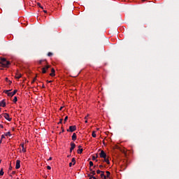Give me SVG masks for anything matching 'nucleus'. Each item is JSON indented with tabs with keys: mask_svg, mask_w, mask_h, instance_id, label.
Instances as JSON below:
<instances>
[{
	"mask_svg": "<svg viewBox=\"0 0 179 179\" xmlns=\"http://www.w3.org/2000/svg\"><path fill=\"white\" fill-rule=\"evenodd\" d=\"M10 65V62L6 60V59L3 57L0 58V66L2 68H9Z\"/></svg>",
	"mask_w": 179,
	"mask_h": 179,
	"instance_id": "obj_1",
	"label": "nucleus"
},
{
	"mask_svg": "<svg viewBox=\"0 0 179 179\" xmlns=\"http://www.w3.org/2000/svg\"><path fill=\"white\" fill-rule=\"evenodd\" d=\"M51 68V65H46L44 67H43L42 69V73H47V71Z\"/></svg>",
	"mask_w": 179,
	"mask_h": 179,
	"instance_id": "obj_2",
	"label": "nucleus"
},
{
	"mask_svg": "<svg viewBox=\"0 0 179 179\" xmlns=\"http://www.w3.org/2000/svg\"><path fill=\"white\" fill-rule=\"evenodd\" d=\"M76 131V126H70L69 129H67V132H75Z\"/></svg>",
	"mask_w": 179,
	"mask_h": 179,
	"instance_id": "obj_3",
	"label": "nucleus"
},
{
	"mask_svg": "<svg viewBox=\"0 0 179 179\" xmlns=\"http://www.w3.org/2000/svg\"><path fill=\"white\" fill-rule=\"evenodd\" d=\"M100 157H101L102 159H106V157H107V154H106V152H104V150H101L100 154H99Z\"/></svg>",
	"mask_w": 179,
	"mask_h": 179,
	"instance_id": "obj_4",
	"label": "nucleus"
},
{
	"mask_svg": "<svg viewBox=\"0 0 179 179\" xmlns=\"http://www.w3.org/2000/svg\"><path fill=\"white\" fill-rule=\"evenodd\" d=\"M16 93H17V90H15L13 92H10L8 94V96L13 97V96H15V94H16Z\"/></svg>",
	"mask_w": 179,
	"mask_h": 179,
	"instance_id": "obj_5",
	"label": "nucleus"
},
{
	"mask_svg": "<svg viewBox=\"0 0 179 179\" xmlns=\"http://www.w3.org/2000/svg\"><path fill=\"white\" fill-rule=\"evenodd\" d=\"M4 115V118L7 120V121H12V118L9 117L8 113H3Z\"/></svg>",
	"mask_w": 179,
	"mask_h": 179,
	"instance_id": "obj_6",
	"label": "nucleus"
},
{
	"mask_svg": "<svg viewBox=\"0 0 179 179\" xmlns=\"http://www.w3.org/2000/svg\"><path fill=\"white\" fill-rule=\"evenodd\" d=\"M71 148H70V153H72V151L75 148H76V145H75V143H71Z\"/></svg>",
	"mask_w": 179,
	"mask_h": 179,
	"instance_id": "obj_7",
	"label": "nucleus"
},
{
	"mask_svg": "<svg viewBox=\"0 0 179 179\" xmlns=\"http://www.w3.org/2000/svg\"><path fill=\"white\" fill-rule=\"evenodd\" d=\"M15 169L16 170H19V169H20V160L16 161Z\"/></svg>",
	"mask_w": 179,
	"mask_h": 179,
	"instance_id": "obj_8",
	"label": "nucleus"
},
{
	"mask_svg": "<svg viewBox=\"0 0 179 179\" xmlns=\"http://www.w3.org/2000/svg\"><path fill=\"white\" fill-rule=\"evenodd\" d=\"M0 107H6V102H5V99L0 102Z\"/></svg>",
	"mask_w": 179,
	"mask_h": 179,
	"instance_id": "obj_9",
	"label": "nucleus"
},
{
	"mask_svg": "<svg viewBox=\"0 0 179 179\" xmlns=\"http://www.w3.org/2000/svg\"><path fill=\"white\" fill-rule=\"evenodd\" d=\"M51 73H50V76H52V77H53V76H55V69H54L53 68L52 69H51Z\"/></svg>",
	"mask_w": 179,
	"mask_h": 179,
	"instance_id": "obj_10",
	"label": "nucleus"
},
{
	"mask_svg": "<svg viewBox=\"0 0 179 179\" xmlns=\"http://www.w3.org/2000/svg\"><path fill=\"white\" fill-rule=\"evenodd\" d=\"M103 162H105V163H107V164H110V160L107 158V157L103 158Z\"/></svg>",
	"mask_w": 179,
	"mask_h": 179,
	"instance_id": "obj_11",
	"label": "nucleus"
},
{
	"mask_svg": "<svg viewBox=\"0 0 179 179\" xmlns=\"http://www.w3.org/2000/svg\"><path fill=\"white\" fill-rule=\"evenodd\" d=\"M15 78L16 79H20V78H22V74H20L19 73H16Z\"/></svg>",
	"mask_w": 179,
	"mask_h": 179,
	"instance_id": "obj_12",
	"label": "nucleus"
},
{
	"mask_svg": "<svg viewBox=\"0 0 179 179\" xmlns=\"http://www.w3.org/2000/svg\"><path fill=\"white\" fill-rule=\"evenodd\" d=\"M72 141H76V133H73L72 135Z\"/></svg>",
	"mask_w": 179,
	"mask_h": 179,
	"instance_id": "obj_13",
	"label": "nucleus"
},
{
	"mask_svg": "<svg viewBox=\"0 0 179 179\" xmlns=\"http://www.w3.org/2000/svg\"><path fill=\"white\" fill-rule=\"evenodd\" d=\"M20 146L22 148V151L24 153L26 152V148H24V144H21Z\"/></svg>",
	"mask_w": 179,
	"mask_h": 179,
	"instance_id": "obj_14",
	"label": "nucleus"
},
{
	"mask_svg": "<svg viewBox=\"0 0 179 179\" xmlns=\"http://www.w3.org/2000/svg\"><path fill=\"white\" fill-rule=\"evenodd\" d=\"M9 92H12V90H4L3 93H6V94H7V96H8V94L10 93Z\"/></svg>",
	"mask_w": 179,
	"mask_h": 179,
	"instance_id": "obj_15",
	"label": "nucleus"
},
{
	"mask_svg": "<svg viewBox=\"0 0 179 179\" xmlns=\"http://www.w3.org/2000/svg\"><path fill=\"white\" fill-rule=\"evenodd\" d=\"M71 162L73 163V166H75V164H76V160L75 159V158H72Z\"/></svg>",
	"mask_w": 179,
	"mask_h": 179,
	"instance_id": "obj_16",
	"label": "nucleus"
},
{
	"mask_svg": "<svg viewBox=\"0 0 179 179\" xmlns=\"http://www.w3.org/2000/svg\"><path fill=\"white\" fill-rule=\"evenodd\" d=\"M5 136H12V134L10 131H8L7 133L5 134Z\"/></svg>",
	"mask_w": 179,
	"mask_h": 179,
	"instance_id": "obj_17",
	"label": "nucleus"
},
{
	"mask_svg": "<svg viewBox=\"0 0 179 179\" xmlns=\"http://www.w3.org/2000/svg\"><path fill=\"white\" fill-rule=\"evenodd\" d=\"M83 152V148H80V149L78 150V153L80 154V155L82 154Z\"/></svg>",
	"mask_w": 179,
	"mask_h": 179,
	"instance_id": "obj_18",
	"label": "nucleus"
},
{
	"mask_svg": "<svg viewBox=\"0 0 179 179\" xmlns=\"http://www.w3.org/2000/svg\"><path fill=\"white\" fill-rule=\"evenodd\" d=\"M92 138H96V131H92Z\"/></svg>",
	"mask_w": 179,
	"mask_h": 179,
	"instance_id": "obj_19",
	"label": "nucleus"
},
{
	"mask_svg": "<svg viewBox=\"0 0 179 179\" xmlns=\"http://www.w3.org/2000/svg\"><path fill=\"white\" fill-rule=\"evenodd\" d=\"M106 174H107L106 177L108 178H110V176L111 173H110V171H107Z\"/></svg>",
	"mask_w": 179,
	"mask_h": 179,
	"instance_id": "obj_20",
	"label": "nucleus"
},
{
	"mask_svg": "<svg viewBox=\"0 0 179 179\" xmlns=\"http://www.w3.org/2000/svg\"><path fill=\"white\" fill-rule=\"evenodd\" d=\"M4 172H3V169H1L0 171V176H3Z\"/></svg>",
	"mask_w": 179,
	"mask_h": 179,
	"instance_id": "obj_21",
	"label": "nucleus"
},
{
	"mask_svg": "<svg viewBox=\"0 0 179 179\" xmlns=\"http://www.w3.org/2000/svg\"><path fill=\"white\" fill-rule=\"evenodd\" d=\"M37 5L39 8H41V9H44V7H43L40 3H38Z\"/></svg>",
	"mask_w": 179,
	"mask_h": 179,
	"instance_id": "obj_22",
	"label": "nucleus"
},
{
	"mask_svg": "<svg viewBox=\"0 0 179 179\" xmlns=\"http://www.w3.org/2000/svg\"><path fill=\"white\" fill-rule=\"evenodd\" d=\"M13 101V103H16L17 101V97L15 96Z\"/></svg>",
	"mask_w": 179,
	"mask_h": 179,
	"instance_id": "obj_23",
	"label": "nucleus"
},
{
	"mask_svg": "<svg viewBox=\"0 0 179 179\" xmlns=\"http://www.w3.org/2000/svg\"><path fill=\"white\" fill-rule=\"evenodd\" d=\"M101 178H104V177H106L105 176H104V171H102L101 172Z\"/></svg>",
	"mask_w": 179,
	"mask_h": 179,
	"instance_id": "obj_24",
	"label": "nucleus"
},
{
	"mask_svg": "<svg viewBox=\"0 0 179 179\" xmlns=\"http://www.w3.org/2000/svg\"><path fill=\"white\" fill-rule=\"evenodd\" d=\"M93 166H94L93 162L90 161V167H93Z\"/></svg>",
	"mask_w": 179,
	"mask_h": 179,
	"instance_id": "obj_25",
	"label": "nucleus"
},
{
	"mask_svg": "<svg viewBox=\"0 0 179 179\" xmlns=\"http://www.w3.org/2000/svg\"><path fill=\"white\" fill-rule=\"evenodd\" d=\"M48 57H52V52H49L48 53Z\"/></svg>",
	"mask_w": 179,
	"mask_h": 179,
	"instance_id": "obj_26",
	"label": "nucleus"
},
{
	"mask_svg": "<svg viewBox=\"0 0 179 179\" xmlns=\"http://www.w3.org/2000/svg\"><path fill=\"white\" fill-rule=\"evenodd\" d=\"M8 171H12V164H10Z\"/></svg>",
	"mask_w": 179,
	"mask_h": 179,
	"instance_id": "obj_27",
	"label": "nucleus"
},
{
	"mask_svg": "<svg viewBox=\"0 0 179 179\" xmlns=\"http://www.w3.org/2000/svg\"><path fill=\"white\" fill-rule=\"evenodd\" d=\"M91 174H92V176H96V171H92L91 172Z\"/></svg>",
	"mask_w": 179,
	"mask_h": 179,
	"instance_id": "obj_28",
	"label": "nucleus"
},
{
	"mask_svg": "<svg viewBox=\"0 0 179 179\" xmlns=\"http://www.w3.org/2000/svg\"><path fill=\"white\" fill-rule=\"evenodd\" d=\"M87 117H89V115L85 117V120H86L85 124H87Z\"/></svg>",
	"mask_w": 179,
	"mask_h": 179,
	"instance_id": "obj_29",
	"label": "nucleus"
},
{
	"mask_svg": "<svg viewBox=\"0 0 179 179\" xmlns=\"http://www.w3.org/2000/svg\"><path fill=\"white\" fill-rule=\"evenodd\" d=\"M66 121H68V116H66L64 118V123L66 122Z\"/></svg>",
	"mask_w": 179,
	"mask_h": 179,
	"instance_id": "obj_30",
	"label": "nucleus"
},
{
	"mask_svg": "<svg viewBox=\"0 0 179 179\" xmlns=\"http://www.w3.org/2000/svg\"><path fill=\"white\" fill-rule=\"evenodd\" d=\"M102 172H103V171H100V170H99V169L96 171V173H97L98 174H100V173H102Z\"/></svg>",
	"mask_w": 179,
	"mask_h": 179,
	"instance_id": "obj_31",
	"label": "nucleus"
},
{
	"mask_svg": "<svg viewBox=\"0 0 179 179\" xmlns=\"http://www.w3.org/2000/svg\"><path fill=\"white\" fill-rule=\"evenodd\" d=\"M88 177H90L89 179H93V176L90 175V174H88Z\"/></svg>",
	"mask_w": 179,
	"mask_h": 179,
	"instance_id": "obj_32",
	"label": "nucleus"
},
{
	"mask_svg": "<svg viewBox=\"0 0 179 179\" xmlns=\"http://www.w3.org/2000/svg\"><path fill=\"white\" fill-rule=\"evenodd\" d=\"M36 80H37V78H36V77H35V78H34V80H33V81H32V83H34V82H36Z\"/></svg>",
	"mask_w": 179,
	"mask_h": 179,
	"instance_id": "obj_33",
	"label": "nucleus"
},
{
	"mask_svg": "<svg viewBox=\"0 0 179 179\" xmlns=\"http://www.w3.org/2000/svg\"><path fill=\"white\" fill-rule=\"evenodd\" d=\"M96 159V157H94V156L92 157V160H94V161L96 160V162H98V160Z\"/></svg>",
	"mask_w": 179,
	"mask_h": 179,
	"instance_id": "obj_34",
	"label": "nucleus"
},
{
	"mask_svg": "<svg viewBox=\"0 0 179 179\" xmlns=\"http://www.w3.org/2000/svg\"><path fill=\"white\" fill-rule=\"evenodd\" d=\"M62 121L63 120L62 119H60L59 122H58V124H62Z\"/></svg>",
	"mask_w": 179,
	"mask_h": 179,
	"instance_id": "obj_35",
	"label": "nucleus"
},
{
	"mask_svg": "<svg viewBox=\"0 0 179 179\" xmlns=\"http://www.w3.org/2000/svg\"><path fill=\"white\" fill-rule=\"evenodd\" d=\"M1 139V141H2V139H5V136L2 135Z\"/></svg>",
	"mask_w": 179,
	"mask_h": 179,
	"instance_id": "obj_36",
	"label": "nucleus"
},
{
	"mask_svg": "<svg viewBox=\"0 0 179 179\" xmlns=\"http://www.w3.org/2000/svg\"><path fill=\"white\" fill-rule=\"evenodd\" d=\"M103 165H99V169H101V170H103Z\"/></svg>",
	"mask_w": 179,
	"mask_h": 179,
	"instance_id": "obj_37",
	"label": "nucleus"
},
{
	"mask_svg": "<svg viewBox=\"0 0 179 179\" xmlns=\"http://www.w3.org/2000/svg\"><path fill=\"white\" fill-rule=\"evenodd\" d=\"M47 169H48V170H51V166H47Z\"/></svg>",
	"mask_w": 179,
	"mask_h": 179,
	"instance_id": "obj_38",
	"label": "nucleus"
},
{
	"mask_svg": "<svg viewBox=\"0 0 179 179\" xmlns=\"http://www.w3.org/2000/svg\"><path fill=\"white\" fill-rule=\"evenodd\" d=\"M47 82L48 83H52V80H50V81L47 80Z\"/></svg>",
	"mask_w": 179,
	"mask_h": 179,
	"instance_id": "obj_39",
	"label": "nucleus"
},
{
	"mask_svg": "<svg viewBox=\"0 0 179 179\" xmlns=\"http://www.w3.org/2000/svg\"><path fill=\"white\" fill-rule=\"evenodd\" d=\"M8 85H12V81L8 80Z\"/></svg>",
	"mask_w": 179,
	"mask_h": 179,
	"instance_id": "obj_40",
	"label": "nucleus"
},
{
	"mask_svg": "<svg viewBox=\"0 0 179 179\" xmlns=\"http://www.w3.org/2000/svg\"><path fill=\"white\" fill-rule=\"evenodd\" d=\"M69 167H72V162L69 163Z\"/></svg>",
	"mask_w": 179,
	"mask_h": 179,
	"instance_id": "obj_41",
	"label": "nucleus"
},
{
	"mask_svg": "<svg viewBox=\"0 0 179 179\" xmlns=\"http://www.w3.org/2000/svg\"><path fill=\"white\" fill-rule=\"evenodd\" d=\"M12 174H16V171H13L12 172Z\"/></svg>",
	"mask_w": 179,
	"mask_h": 179,
	"instance_id": "obj_42",
	"label": "nucleus"
},
{
	"mask_svg": "<svg viewBox=\"0 0 179 179\" xmlns=\"http://www.w3.org/2000/svg\"><path fill=\"white\" fill-rule=\"evenodd\" d=\"M42 62H43V60H40V61H39V64H41Z\"/></svg>",
	"mask_w": 179,
	"mask_h": 179,
	"instance_id": "obj_43",
	"label": "nucleus"
},
{
	"mask_svg": "<svg viewBox=\"0 0 179 179\" xmlns=\"http://www.w3.org/2000/svg\"><path fill=\"white\" fill-rule=\"evenodd\" d=\"M0 127H1V128H3V125L0 124Z\"/></svg>",
	"mask_w": 179,
	"mask_h": 179,
	"instance_id": "obj_44",
	"label": "nucleus"
},
{
	"mask_svg": "<svg viewBox=\"0 0 179 179\" xmlns=\"http://www.w3.org/2000/svg\"><path fill=\"white\" fill-rule=\"evenodd\" d=\"M48 160H52V157H50Z\"/></svg>",
	"mask_w": 179,
	"mask_h": 179,
	"instance_id": "obj_45",
	"label": "nucleus"
},
{
	"mask_svg": "<svg viewBox=\"0 0 179 179\" xmlns=\"http://www.w3.org/2000/svg\"><path fill=\"white\" fill-rule=\"evenodd\" d=\"M90 171L91 173H92V171H93V169H92V168H90Z\"/></svg>",
	"mask_w": 179,
	"mask_h": 179,
	"instance_id": "obj_46",
	"label": "nucleus"
},
{
	"mask_svg": "<svg viewBox=\"0 0 179 179\" xmlns=\"http://www.w3.org/2000/svg\"><path fill=\"white\" fill-rule=\"evenodd\" d=\"M92 179H97V178L95 176H93Z\"/></svg>",
	"mask_w": 179,
	"mask_h": 179,
	"instance_id": "obj_47",
	"label": "nucleus"
},
{
	"mask_svg": "<svg viewBox=\"0 0 179 179\" xmlns=\"http://www.w3.org/2000/svg\"><path fill=\"white\" fill-rule=\"evenodd\" d=\"M2 143V139L0 140V145Z\"/></svg>",
	"mask_w": 179,
	"mask_h": 179,
	"instance_id": "obj_48",
	"label": "nucleus"
},
{
	"mask_svg": "<svg viewBox=\"0 0 179 179\" xmlns=\"http://www.w3.org/2000/svg\"><path fill=\"white\" fill-rule=\"evenodd\" d=\"M95 157L97 159V157H99V155L96 154Z\"/></svg>",
	"mask_w": 179,
	"mask_h": 179,
	"instance_id": "obj_49",
	"label": "nucleus"
},
{
	"mask_svg": "<svg viewBox=\"0 0 179 179\" xmlns=\"http://www.w3.org/2000/svg\"><path fill=\"white\" fill-rule=\"evenodd\" d=\"M44 13H47V10H43Z\"/></svg>",
	"mask_w": 179,
	"mask_h": 179,
	"instance_id": "obj_50",
	"label": "nucleus"
},
{
	"mask_svg": "<svg viewBox=\"0 0 179 179\" xmlns=\"http://www.w3.org/2000/svg\"><path fill=\"white\" fill-rule=\"evenodd\" d=\"M78 148H79V149H80V148H82V145H79Z\"/></svg>",
	"mask_w": 179,
	"mask_h": 179,
	"instance_id": "obj_51",
	"label": "nucleus"
},
{
	"mask_svg": "<svg viewBox=\"0 0 179 179\" xmlns=\"http://www.w3.org/2000/svg\"><path fill=\"white\" fill-rule=\"evenodd\" d=\"M1 118H2V115H0V120H1Z\"/></svg>",
	"mask_w": 179,
	"mask_h": 179,
	"instance_id": "obj_52",
	"label": "nucleus"
},
{
	"mask_svg": "<svg viewBox=\"0 0 179 179\" xmlns=\"http://www.w3.org/2000/svg\"><path fill=\"white\" fill-rule=\"evenodd\" d=\"M42 87L44 89V87H45V86H44V85L42 86Z\"/></svg>",
	"mask_w": 179,
	"mask_h": 179,
	"instance_id": "obj_53",
	"label": "nucleus"
},
{
	"mask_svg": "<svg viewBox=\"0 0 179 179\" xmlns=\"http://www.w3.org/2000/svg\"><path fill=\"white\" fill-rule=\"evenodd\" d=\"M67 157H71V155H68Z\"/></svg>",
	"mask_w": 179,
	"mask_h": 179,
	"instance_id": "obj_54",
	"label": "nucleus"
},
{
	"mask_svg": "<svg viewBox=\"0 0 179 179\" xmlns=\"http://www.w3.org/2000/svg\"><path fill=\"white\" fill-rule=\"evenodd\" d=\"M6 80H8V78H6Z\"/></svg>",
	"mask_w": 179,
	"mask_h": 179,
	"instance_id": "obj_55",
	"label": "nucleus"
},
{
	"mask_svg": "<svg viewBox=\"0 0 179 179\" xmlns=\"http://www.w3.org/2000/svg\"><path fill=\"white\" fill-rule=\"evenodd\" d=\"M60 110H62V107L60 108Z\"/></svg>",
	"mask_w": 179,
	"mask_h": 179,
	"instance_id": "obj_56",
	"label": "nucleus"
},
{
	"mask_svg": "<svg viewBox=\"0 0 179 179\" xmlns=\"http://www.w3.org/2000/svg\"><path fill=\"white\" fill-rule=\"evenodd\" d=\"M64 131H65V130L63 129V130H62V132H64Z\"/></svg>",
	"mask_w": 179,
	"mask_h": 179,
	"instance_id": "obj_57",
	"label": "nucleus"
},
{
	"mask_svg": "<svg viewBox=\"0 0 179 179\" xmlns=\"http://www.w3.org/2000/svg\"><path fill=\"white\" fill-rule=\"evenodd\" d=\"M10 177H12V175H10Z\"/></svg>",
	"mask_w": 179,
	"mask_h": 179,
	"instance_id": "obj_58",
	"label": "nucleus"
},
{
	"mask_svg": "<svg viewBox=\"0 0 179 179\" xmlns=\"http://www.w3.org/2000/svg\"><path fill=\"white\" fill-rule=\"evenodd\" d=\"M142 1H146V0H142Z\"/></svg>",
	"mask_w": 179,
	"mask_h": 179,
	"instance_id": "obj_59",
	"label": "nucleus"
},
{
	"mask_svg": "<svg viewBox=\"0 0 179 179\" xmlns=\"http://www.w3.org/2000/svg\"><path fill=\"white\" fill-rule=\"evenodd\" d=\"M0 111H1V108H0Z\"/></svg>",
	"mask_w": 179,
	"mask_h": 179,
	"instance_id": "obj_60",
	"label": "nucleus"
}]
</instances>
